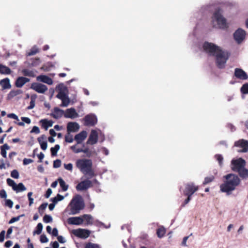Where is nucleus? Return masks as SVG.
<instances>
[{"mask_svg": "<svg viewBox=\"0 0 248 248\" xmlns=\"http://www.w3.org/2000/svg\"><path fill=\"white\" fill-rule=\"evenodd\" d=\"M223 178L225 180L220 185V189L221 192L229 195L239 185L241 180L237 175L232 173L225 175Z\"/></svg>", "mask_w": 248, "mask_h": 248, "instance_id": "f257e3e1", "label": "nucleus"}, {"mask_svg": "<svg viewBox=\"0 0 248 248\" xmlns=\"http://www.w3.org/2000/svg\"><path fill=\"white\" fill-rule=\"evenodd\" d=\"M85 206L84 202L82 197L79 195L74 196L70 202L68 207H70L69 215H74L78 214Z\"/></svg>", "mask_w": 248, "mask_h": 248, "instance_id": "f03ea898", "label": "nucleus"}, {"mask_svg": "<svg viewBox=\"0 0 248 248\" xmlns=\"http://www.w3.org/2000/svg\"><path fill=\"white\" fill-rule=\"evenodd\" d=\"M92 161L88 159H79L76 162V166L84 174L88 175L90 178L94 176V173L92 169Z\"/></svg>", "mask_w": 248, "mask_h": 248, "instance_id": "7ed1b4c3", "label": "nucleus"}, {"mask_svg": "<svg viewBox=\"0 0 248 248\" xmlns=\"http://www.w3.org/2000/svg\"><path fill=\"white\" fill-rule=\"evenodd\" d=\"M213 26L217 28H225L227 26L226 20L222 15L221 10H217L212 17Z\"/></svg>", "mask_w": 248, "mask_h": 248, "instance_id": "20e7f679", "label": "nucleus"}, {"mask_svg": "<svg viewBox=\"0 0 248 248\" xmlns=\"http://www.w3.org/2000/svg\"><path fill=\"white\" fill-rule=\"evenodd\" d=\"M215 56L216 57V61L217 67L219 68H224L229 58L228 53L220 49Z\"/></svg>", "mask_w": 248, "mask_h": 248, "instance_id": "39448f33", "label": "nucleus"}, {"mask_svg": "<svg viewBox=\"0 0 248 248\" xmlns=\"http://www.w3.org/2000/svg\"><path fill=\"white\" fill-rule=\"evenodd\" d=\"M246 166V161L242 158L233 159L231 161V168L234 171H238Z\"/></svg>", "mask_w": 248, "mask_h": 248, "instance_id": "423d86ee", "label": "nucleus"}, {"mask_svg": "<svg viewBox=\"0 0 248 248\" xmlns=\"http://www.w3.org/2000/svg\"><path fill=\"white\" fill-rule=\"evenodd\" d=\"M204 51L210 55L215 56L220 48L213 43L205 42L203 46Z\"/></svg>", "mask_w": 248, "mask_h": 248, "instance_id": "0eeeda50", "label": "nucleus"}, {"mask_svg": "<svg viewBox=\"0 0 248 248\" xmlns=\"http://www.w3.org/2000/svg\"><path fill=\"white\" fill-rule=\"evenodd\" d=\"M234 146L237 148V152L246 153L248 151V141L242 139L234 143Z\"/></svg>", "mask_w": 248, "mask_h": 248, "instance_id": "6e6552de", "label": "nucleus"}, {"mask_svg": "<svg viewBox=\"0 0 248 248\" xmlns=\"http://www.w3.org/2000/svg\"><path fill=\"white\" fill-rule=\"evenodd\" d=\"M83 120L84 121V125L86 126H94L97 123V118L93 113H90L86 115Z\"/></svg>", "mask_w": 248, "mask_h": 248, "instance_id": "1a4fd4ad", "label": "nucleus"}, {"mask_svg": "<svg viewBox=\"0 0 248 248\" xmlns=\"http://www.w3.org/2000/svg\"><path fill=\"white\" fill-rule=\"evenodd\" d=\"M98 131L100 133L101 132L99 130H91L89 138L87 141V144L93 145L97 142L99 134Z\"/></svg>", "mask_w": 248, "mask_h": 248, "instance_id": "9d476101", "label": "nucleus"}, {"mask_svg": "<svg viewBox=\"0 0 248 248\" xmlns=\"http://www.w3.org/2000/svg\"><path fill=\"white\" fill-rule=\"evenodd\" d=\"M233 36L235 41L238 44H240L245 38L246 32L244 30L241 29H238L234 33Z\"/></svg>", "mask_w": 248, "mask_h": 248, "instance_id": "9b49d317", "label": "nucleus"}, {"mask_svg": "<svg viewBox=\"0 0 248 248\" xmlns=\"http://www.w3.org/2000/svg\"><path fill=\"white\" fill-rule=\"evenodd\" d=\"M73 233L78 237L86 239L89 236L90 232L83 229H78L73 230Z\"/></svg>", "mask_w": 248, "mask_h": 248, "instance_id": "f8f14e48", "label": "nucleus"}, {"mask_svg": "<svg viewBox=\"0 0 248 248\" xmlns=\"http://www.w3.org/2000/svg\"><path fill=\"white\" fill-rule=\"evenodd\" d=\"M31 88L39 93H44L47 90L46 85L39 83H33Z\"/></svg>", "mask_w": 248, "mask_h": 248, "instance_id": "ddd939ff", "label": "nucleus"}, {"mask_svg": "<svg viewBox=\"0 0 248 248\" xmlns=\"http://www.w3.org/2000/svg\"><path fill=\"white\" fill-rule=\"evenodd\" d=\"M92 186V182L89 180L81 181L76 186V189L78 191L85 190Z\"/></svg>", "mask_w": 248, "mask_h": 248, "instance_id": "4468645a", "label": "nucleus"}, {"mask_svg": "<svg viewBox=\"0 0 248 248\" xmlns=\"http://www.w3.org/2000/svg\"><path fill=\"white\" fill-rule=\"evenodd\" d=\"M64 117L66 118L75 119L79 117L78 114L73 108L67 109L64 113Z\"/></svg>", "mask_w": 248, "mask_h": 248, "instance_id": "2eb2a0df", "label": "nucleus"}, {"mask_svg": "<svg viewBox=\"0 0 248 248\" xmlns=\"http://www.w3.org/2000/svg\"><path fill=\"white\" fill-rule=\"evenodd\" d=\"M198 189V186H195L193 183L186 185L184 193L186 195L191 196L192 194Z\"/></svg>", "mask_w": 248, "mask_h": 248, "instance_id": "dca6fc26", "label": "nucleus"}, {"mask_svg": "<svg viewBox=\"0 0 248 248\" xmlns=\"http://www.w3.org/2000/svg\"><path fill=\"white\" fill-rule=\"evenodd\" d=\"M67 222L70 225H79L83 223V218L82 216L70 217L68 218Z\"/></svg>", "mask_w": 248, "mask_h": 248, "instance_id": "f3484780", "label": "nucleus"}, {"mask_svg": "<svg viewBox=\"0 0 248 248\" xmlns=\"http://www.w3.org/2000/svg\"><path fill=\"white\" fill-rule=\"evenodd\" d=\"M234 76L237 78L242 80H246L248 78V76L247 73L243 70L240 68L235 69Z\"/></svg>", "mask_w": 248, "mask_h": 248, "instance_id": "a211bd4d", "label": "nucleus"}, {"mask_svg": "<svg viewBox=\"0 0 248 248\" xmlns=\"http://www.w3.org/2000/svg\"><path fill=\"white\" fill-rule=\"evenodd\" d=\"M80 128L79 124L76 122H69L67 125V130L68 133L76 132Z\"/></svg>", "mask_w": 248, "mask_h": 248, "instance_id": "6ab92c4d", "label": "nucleus"}, {"mask_svg": "<svg viewBox=\"0 0 248 248\" xmlns=\"http://www.w3.org/2000/svg\"><path fill=\"white\" fill-rule=\"evenodd\" d=\"M87 135L88 133L86 131H82L75 136V140L77 144H80L86 139Z\"/></svg>", "mask_w": 248, "mask_h": 248, "instance_id": "aec40b11", "label": "nucleus"}, {"mask_svg": "<svg viewBox=\"0 0 248 248\" xmlns=\"http://www.w3.org/2000/svg\"><path fill=\"white\" fill-rule=\"evenodd\" d=\"M37 81L44 82L48 85H52L53 84L52 79L46 75H40L36 78Z\"/></svg>", "mask_w": 248, "mask_h": 248, "instance_id": "412c9836", "label": "nucleus"}, {"mask_svg": "<svg viewBox=\"0 0 248 248\" xmlns=\"http://www.w3.org/2000/svg\"><path fill=\"white\" fill-rule=\"evenodd\" d=\"M37 140L41 149L43 150H46L47 147L46 137L45 135H42L41 137H39Z\"/></svg>", "mask_w": 248, "mask_h": 248, "instance_id": "4be33fe9", "label": "nucleus"}, {"mask_svg": "<svg viewBox=\"0 0 248 248\" xmlns=\"http://www.w3.org/2000/svg\"><path fill=\"white\" fill-rule=\"evenodd\" d=\"M64 112L63 110L58 108H55L53 112L51 114V116L55 119H59L61 118L63 115H64Z\"/></svg>", "mask_w": 248, "mask_h": 248, "instance_id": "5701e85b", "label": "nucleus"}, {"mask_svg": "<svg viewBox=\"0 0 248 248\" xmlns=\"http://www.w3.org/2000/svg\"><path fill=\"white\" fill-rule=\"evenodd\" d=\"M30 79L28 78L21 77L16 79V87H21L26 83L29 82Z\"/></svg>", "mask_w": 248, "mask_h": 248, "instance_id": "b1692460", "label": "nucleus"}, {"mask_svg": "<svg viewBox=\"0 0 248 248\" xmlns=\"http://www.w3.org/2000/svg\"><path fill=\"white\" fill-rule=\"evenodd\" d=\"M242 179L248 178V170L245 167L237 171Z\"/></svg>", "mask_w": 248, "mask_h": 248, "instance_id": "393cba45", "label": "nucleus"}, {"mask_svg": "<svg viewBox=\"0 0 248 248\" xmlns=\"http://www.w3.org/2000/svg\"><path fill=\"white\" fill-rule=\"evenodd\" d=\"M0 85L4 89H9L11 88L10 80L7 78L1 80L0 81Z\"/></svg>", "mask_w": 248, "mask_h": 248, "instance_id": "a878e982", "label": "nucleus"}, {"mask_svg": "<svg viewBox=\"0 0 248 248\" xmlns=\"http://www.w3.org/2000/svg\"><path fill=\"white\" fill-rule=\"evenodd\" d=\"M42 123V126L46 129H47L49 127H51L53 125V122L51 120H47L46 119H42L40 121Z\"/></svg>", "mask_w": 248, "mask_h": 248, "instance_id": "bb28decb", "label": "nucleus"}, {"mask_svg": "<svg viewBox=\"0 0 248 248\" xmlns=\"http://www.w3.org/2000/svg\"><path fill=\"white\" fill-rule=\"evenodd\" d=\"M67 89L65 87H63L59 90L58 93L56 95V97L59 99H61L62 98L65 97L67 96L66 95Z\"/></svg>", "mask_w": 248, "mask_h": 248, "instance_id": "cd10ccee", "label": "nucleus"}, {"mask_svg": "<svg viewBox=\"0 0 248 248\" xmlns=\"http://www.w3.org/2000/svg\"><path fill=\"white\" fill-rule=\"evenodd\" d=\"M11 72L10 68L8 67L0 64V73L2 74H9Z\"/></svg>", "mask_w": 248, "mask_h": 248, "instance_id": "c85d7f7f", "label": "nucleus"}, {"mask_svg": "<svg viewBox=\"0 0 248 248\" xmlns=\"http://www.w3.org/2000/svg\"><path fill=\"white\" fill-rule=\"evenodd\" d=\"M82 217L83 218V221L85 220L87 224H93V217L91 215L85 214L83 215Z\"/></svg>", "mask_w": 248, "mask_h": 248, "instance_id": "c756f323", "label": "nucleus"}, {"mask_svg": "<svg viewBox=\"0 0 248 248\" xmlns=\"http://www.w3.org/2000/svg\"><path fill=\"white\" fill-rule=\"evenodd\" d=\"M166 232V230L163 227H161L157 230V235L159 238L162 237Z\"/></svg>", "mask_w": 248, "mask_h": 248, "instance_id": "7c9ffc66", "label": "nucleus"}, {"mask_svg": "<svg viewBox=\"0 0 248 248\" xmlns=\"http://www.w3.org/2000/svg\"><path fill=\"white\" fill-rule=\"evenodd\" d=\"M59 184L63 191H66L68 188V185H66L65 182L62 179H59Z\"/></svg>", "mask_w": 248, "mask_h": 248, "instance_id": "2f4dec72", "label": "nucleus"}, {"mask_svg": "<svg viewBox=\"0 0 248 248\" xmlns=\"http://www.w3.org/2000/svg\"><path fill=\"white\" fill-rule=\"evenodd\" d=\"M9 149V147L7 144H5L1 147V155L3 157H6V150Z\"/></svg>", "mask_w": 248, "mask_h": 248, "instance_id": "473e14b6", "label": "nucleus"}, {"mask_svg": "<svg viewBox=\"0 0 248 248\" xmlns=\"http://www.w3.org/2000/svg\"><path fill=\"white\" fill-rule=\"evenodd\" d=\"M60 99L62 101V103L61 105L62 107H66L68 106V105L70 103V100L67 96L65 97L62 98Z\"/></svg>", "mask_w": 248, "mask_h": 248, "instance_id": "72a5a7b5", "label": "nucleus"}, {"mask_svg": "<svg viewBox=\"0 0 248 248\" xmlns=\"http://www.w3.org/2000/svg\"><path fill=\"white\" fill-rule=\"evenodd\" d=\"M64 198V196L58 194L56 197L51 199V201L52 202L57 203L58 202L63 200Z\"/></svg>", "mask_w": 248, "mask_h": 248, "instance_id": "f704fd0d", "label": "nucleus"}, {"mask_svg": "<svg viewBox=\"0 0 248 248\" xmlns=\"http://www.w3.org/2000/svg\"><path fill=\"white\" fill-rule=\"evenodd\" d=\"M26 190V187L22 183H20L16 185V193L22 192Z\"/></svg>", "mask_w": 248, "mask_h": 248, "instance_id": "c9c22d12", "label": "nucleus"}, {"mask_svg": "<svg viewBox=\"0 0 248 248\" xmlns=\"http://www.w3.org/2000/svg\"><path fill=\"white\" fill-rule=\"evenodd\" d=\"M60 148V146L58 144H56L54 147H52L50 149L52 155L55 156L57 155V152L59 150Z\"/></svg>", "mask_w": 248, "mask_h": 248, "instance_id": "e433bc0d", "label": "nucleus"}, {"mask_svg": "<svg viewBox=\"0 0 248 248\" xmlns=\"http://www.w3.org/2000/svg\"><path fill=\"white\" fill-rule=\"evenodd\" d=\"M43 229V225L41 223H39L36 227V230L34 231L33 233L34 234H40L42 231Z\"/></svg>", "mask_w": 248, "mask_h": 248, "instance_id": "4c0bfd02", "label": "nucleus"}, {"mask_svg": "<svg viewBox=\"0 0 248 248\" xmlns=\"http://www.w3.org/2000/svg\"><path fill=\"white\" fill-rule=\"evenodd\" d=\"M22 72L23 74L25 76H28L30 77H34L35 76L33 71L28 69H24L22 70Z\"/></svg>", "mask_w": 248, "mask_h": 248, "instance_id": "58836bf2", "label": "nucleus"}, {"mask_svg": "<svg viewBox=\"0 0 248 248\" xmlns=\"http://www.w3.org/2000/svg\"><path fill=\"white\" fill-rule=\"evenodd\" d=\"M81 153H85L87 157H90L92 155L94 152L90 150L88 148H85L84 149H82Z\"/></svg>", "mask_w": 248, "mask_h": 248, "instance_id": "ea45409f", "label": "nucleus"}, {"mask_svg": "<svg viewBox=\"0 0 248 248\" xmlns=\"http://www.w3.org/2000/svg\"><path fill=\"white\" fill-rule=\"evenodd\" d=\"M85 248H101V247L100 245L97 244L90 242L86 245Z\"/></svg>", "mask_w": 248, "mask_h": 248, "instance_id": "a19ab883", "label": "nucleus"}, {"mask_svg": "<svg viewBox=\"0 0 248 248\" xmlns=\"http://www.w3.org/2000/svg\"><path fill=\"white\" fill-rule=\"evenodd\" d=\"M78 144H75L71 147V149L76 154L81 153L82 150V148H79L77 147Z\"/></svg>", "mask_w": 248, "mask_h": 248, "instance_id": "79ce46f5", "label": "nucleus"}, {"mask_svg": "<svg viewBox=\"0 0 248 248\" xmlns=\"http://www.w3.org/2000/svg\"><path fill=\"white\" fill-rule=\"evenodd\" d=\"M38 52V48H37L36 46H33V47L31 49V50H30V51H29V52L27 53V55H28V56L34 55H35V54H36Z\"/></svg>", "mask_w": 248, "mask_h": 248, "instance_id": "37998d69", "label": "nucleus"}, {"mask_svg": "<svg viewBox=\"0 0 248 248\" xmlns=\"http://www.w3.org/2000/svg\"><path fill=\"white\" fill-rule=\"evenodd\" d=\"M73 136L70 134V133H68L65 137V141L68 143H72L73 141Z\"/></svg>", "mask_w": 248, "mask_h": 248, "instance_id": "c03bdc74", "label": "nucleus"}, {"mask_svg": "<svg viewBox=\"0 0 248 248\" xmlns=\"http://www.w3.org/2000/svg\"><path fill=\"white\" fill-rule=\"evenodd\" d=\"M7 183L9 186L12 187L14 190H16V183L13 180L8 178L7 179Z\"/></svg>", "mask_w": 248, "mask_h": 248, "instance_id": "a18cd8bd", "label": "nucleus"}, {"mask_svg": "<svg viewBox=\"0 0 248 248\" xmlns=\"http://www.w3.org/2000/svg\"><path fill=\"white\" fill-rule=\"evenodd\" d=\"M44 222L47 223L52 221V218L50 215H46L43 218Z\"/></svg>", "mask_w": 248, "mask_h": 248, "instance_id": "49530a36", "label": "nucleus"}, {"mask_svg": "<svg viewBox=\"0 0 248 248\" xmlns=\"http://www.w3.org/2000/svg\"><path fill=\"white\" fill-rule=\"evenodd\" d=\"M215 157L218 161L219 166H222L223 160V156L220 155H215Z\"/></svg>", "mask_w": 248, "mask_h": 248, "instance_id": "de8ad7c7", "label": "nucleus"}, {"mask_svg": "<svg viewBox=\"0 0 248 248\" xmlns=\"http://www.w3.org/2000/svg\"><path fill=\"white\" fill-rule=\"evenodd\" d=\"M241 90L243 93H248V83L244 84L241 87Z\"/></svg>", "mask_w": 248, "mask_h": 248, "instance_id": "09e8293b", "label": "nucleus"}, {"mask_svg": "<svg viewBox=\"0 0 248 248\" xmlns=\"http://www.w3.org/2000/svg\"><path fill=\"white\" fill-rule=\"evenodd\" d=\"M214 179V177L213 176H211L210 177H207L205 178L204 181L203 183V185H206L211 182H212Z\"/></svg>", "mask_w": 248, "mask_h": 248, "instance_id": "8fccbe9b", "label": "nucleus"}, {"mask_svg": "<svg viewBox=\"0 0 248 248\" xmlns=\"http://www.w3.org/2000/svg\"><path fill=\"white\" fill-rule=\"evenodd\" d=\"M61 165V161L60 159H57L53 162V167L55 168H58Z\"/></svg>", "mask_w": 248, "mask_h": 248, "instance_id": "3c124183", "label": "nucleus"}, {"mask_svg": "<svg viewBox=\"0 0 248 248\" xmlns=\"http://www.w3.org/2000/svg\"><path fill=\"white\" fill-rule=\"evenodd\" d=\"M32 192H30L28 193V197L29 200V206H31L33 203V199L31 198Z\"/></svg>", "mask_w": 248, "mask_h": 248, "instance_id": "603ef678", "label": "nucleus"}, {"mask_svg": "<svg viewBox=\"0 0 248 248\" xmlns=\"http://www.w3.org/2000/svg\"><path fill=\"white\" fill-rule=\"evenodd\" d=\"M40 131L38 126H34L32 127V129L31 131V133H35V134H39L40 133Z\"/></svg>", "mask_w": 248, "mask_h": 248, "instance_id": "864d4df0", "label": "nucleus"}, {"mask_svg": "<svg viewBox=\"0 0 248 248\" xmlns=\"http://www.w3.org/2000/svg\"><path fill=\"white\" fill-rule=\"evenodd\" d=\"M21 120L22 122H23L24 123L27 124H30L31 123V119L28 117H22L21 118Z\"/></svg>", "mask_w": 248, "mask_h": 248, "instance_id": "5fc2aeb1", "label": "nucleus"}, {"mask_svg": "<svg viewBox=\"0 0 248 248\" xmlns=\"http://www.w3.org/2000/svg\"><path fill=\"white\" fill-rule=\"evenodd\" d=\"M40 241L43 243H46L48 241V239L45 235L43 234L40 236Z\"/></svg>", "mask_w": 248, "mask_h": 248, "instance_id": "6e6d98bb", "label": "nucleus"}, {"mask_svg": "<svg viewBox=\"0 0 248 248\" xmlns=\"http://www.w3.org/2000/svg\"><path fill=\"white\" fill-rule=\"evenodd\" d=\"M5 205L7 207H9V208H12L13 205V202L10 200H6Z\"/></svg>", "mask_w": 248, "mask_h": 248, "instance_id": "4d7b16f0", "label": "nucleus"}, {"mask_svg": "<svg viewBox=\"0 0 248 248\" xmlns=\"http://www.w3.org/2000/svg\"><path fill=\"white\" fill-rule=\"evenodd\" d=\"M64 167L66 170L72 171L73 169V165L72 163H68L67 164H65L64 165Z\"/></svg>", "mask_w": 248, "mask_h": 248, "instance_id": "13d9d810", "label": "nucleus"}, {"mask_svg": "<svg viewBox=\"0 0 248 248\" xmlns=\"http://www.w3.org/2000/svg\"><path fill=\"white\" fill-rule=\"evenodd\" d=\"M35 106V99L31 98V101L30 102V105L29 107H28V109H32Z\"/></svg>", "mask_w": 248, "mask_h": 248, "instance_id": "bf43d9fd", "label": "nucleus"}, {"mask_svg": "<svg viewBox=\"0 0 248 248\" xmlns=\"http://www.w3.org/2000/svg\"><path fill=\"white\" fill-rule=\"evenodd\" d=\"M47 205L48 204L47 203H44L42 204L39 208V211L41 212V211H43L44 210H45L46 208L47 207Z\"/></svg>", "mask_w": 248, "mask_h": 248, "instance_id": "052dcab7", "label": "nucleus"}, {"mask_svg": "<svg viewBox=\"0 0 248 248\" xmlns=\"http://www.w3.org/2000/svg\"><path fill=\"white\" fill-rule=\"evenodd\" d=\"M5 235V231L3 230L0 233V242H3Z\"/></svg>", "mask_w": 248, "mask_h": 248, "instance_id": "680f3d73", "label": "nucleus"}, {"mask_svg": "<svg viewBox=\"0 0 248 248\" xmlns=\"http://www.w3.org/2000/svg\"><path fill=\"white\" fill-rule=\"evenodd\" d=\"M0 197L1 198H6L7 197L6 192L4 189L0 191Z\"/></svg>", "mask_w": 248, "mask_h": 248, "instance_id": "e2e57ef3", "label": "nucleus"}, {"mask_svg": "<svg viewBox=\"0 0 248 248\" xmlns=\"http://www.w3.org/2000/svg\"><path fill=\"white\" fill-rule=\"evenodd\" d=\"M13 227H11L7 230V234L6 236L7 238H9L10 237V235L13 232Z\"/></svg>", "mask_w": 248, "mask_h": 248, "instance_id": "0e129e2a", "label": "nucleus"}, {"mask_svg": "<svg viewBox=\"0 0 248 248\" xmlns=\"http://www.w3.org/2000/svg\"><path fill=\"white\" fill-rule=\"evenodd\" d=\"M33 162V160L31 159L25 158L23 160V164L25 165H28Z\"/></svg>", "mask_w": 248, "mask_h": 248, "instance_id": "69168bd1", "label": "nucleus"}, {"mask_svg": "<svg viewBox=\"0 0 248 248\" xmlns=\"http://www.w3.org/2000/svg\"><path fill=\"white\" fill-rule=\"evenodd\" d=\"M52 190L51 188H48L47 189L46 192V195H45V197L46 198H48L51 195V194H52Z\"/></svg>", "mask_w": 248, "mask_h": 248, "instance_id": "338daca9", "label": "nucleus"}, {"mask_svg": "<svg viewBox=\"0 0 248 248\" xmlns=\"http://www.w3.org/2000/svg\"><path fill=\"white\" fill-rule=\"evenodd\" d=\"M57 239H58V240L59 241V242L61 243H64L65 242V240L64 238L61 235L58 236Z\"/></svg>", "mask_w": 248, "mask_h": 248, "instance_id": "774afa93", "label": "nucleus"}]
</instances>
